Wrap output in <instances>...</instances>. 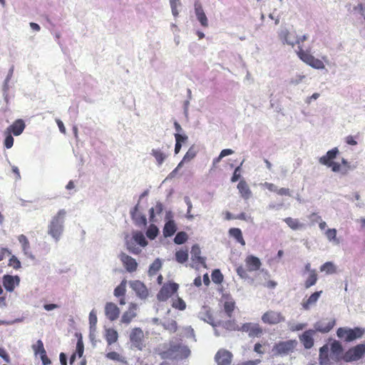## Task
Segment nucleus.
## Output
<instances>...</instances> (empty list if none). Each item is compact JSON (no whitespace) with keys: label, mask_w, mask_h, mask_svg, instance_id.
<instances>
[{"label":"nucleus","mask_w":365,"mask_h":365,"mask_svg":"<svg viewBox=\"0 0 365 365\" xmlns=\"http://www.w3.org/2000/svg\"><path fill=\"white\" fill-rule=\"evenodd\" d=\"M329 348L327 345H324L319 349V362L322 365H325L329 361Z\"/></svg>","instance_id":"72a5a7b5"},{"label":"nucleus","mask_w":365,"mask_h":365,"mask_svg":"<svg viewBox=\"0 0 365 365\" xmlns=\"http://www.w3.org/2000/svg\"><path fill=\"white\" fill-rule=\"evenodd\" d=\"M138 304L135 303H130L128 309L125 311L121 317V322L123 324H128L133 319L137 317Z\"/></svg>","instance_id":"ddd939ff"},{"label":"nucleus","mask_w":365,"mask_h":365,"mask_svg":"<svg viewBox=\"0 0 365 365\" xmlns=\"http://www.w3.org/2000/svg\"><path fill=\"white\" fill-rule=\"evenodd\" d=\"M278 36L284 44L294 46L295 37L286 28L281 29L278 32Z\"/></svg>","instance_id":"5701e85b"},{"label":"nucleus","mask_w":365,"mask_h":365,"mask_svg":"<svg viewBox=\"0 0 365 365\" xmlns=\"http://www.w3.org/2000/svg\"><path fill=\"white\" fill-rule=\"evenodd\" d=\"M163 328L170 333H175L178 330V324L175 320L169 319L162 324Z\"/></svg>","instance_id":"f704fd0d"},{"label":"nucleus","mask_w":365,"mask_h":365,"mask_svg":"<svg viewBox=\"0 0 365 365\" xmlns=\"http://www.w3.org/2000/svg\"><path fill=\"white\" fill-rule=\"evenodd\" d=\"M322 291L315 292L310 295L307 301L303 302V307L304 309H309L311 305L314 304L319 298Z\"/></svg>","instance_id":"bb28decb"},{"label":"nucleus","mask_w":365,"mask_h":365,"mask_svg":"<svg viewBox=\"0 0 365 365\" xmlns=\"http://www.w3.org/2000/svg\"><path fill=\"white\" fill-rule=\"evenodd\" d=\"M340 165H341V170L340 171H341L344 174L346 173L347 171L350 169V165H349V162L344 158L341 159V163Z\"/></svg>","instance_id":"052dcab7"},{"label":"nucleus","mask_w":365,"mask_h":365,"mask_svg":"<svg viewBox=\"0 0 365 365\" xmlns=\"http://www.w3.org/2000/svg\"><path fill=\"white\" fill-rule=\"evenodd\" d=\"M263 186L267 188L268 190H269L270 192H277V187L275 185H274L273 183H271V182H264Z\"/></svg>","instance_id":"0e129e2a"},{"label":"nucleus","mask_w":365,"mask_h":365,"mask_svg":"<svg viewBox=\"0 0 365 365\" xmlns=\"http://www.w3.org/2000/svg\"><path fill=\"white\" fill-rule=\"evenodd\" d=\"M162 267V263L160 259H156L154 262L150 264L148 270L149 275L153 276L157 274V272Z\"/></svg>","instance_id":"e433bc0d"},{"label":"nucleus","mask_w":365,"mask_h":365,"mask_svg":"<svg viewBox=\"0 0 365 365\" xmlns=\"http://www.w3.org/2000/svg\"><path fill=\"white\" fill-rule=\"evenodd\" d=\"M175 138L176 142H178V143L181 144L182 143H184L187 140V136L185 135H181L180 133H175Z\"/></svg>","instance_id":"69168bd1"},{"label":"nucleus","mask_w":365,"mask_h":365,"mask_svg":"<svg viewBox=\"0 0 365 365\" xmlns=\"http://www.w3.org/2000/svg\"><path fill=\"white\" fill-rule=\"evenodd\" d=\"M106 357L113 361L120 362L124 364H127L126 358L116 351H110L106 354Z\"/></svg>","instance_id":"c85d7f7f"},{"label":"nucleus","mask_w":365,"mask_h":365,"mask_svg":"<svg viewBox=\"0 0 365 365\" xmlns=\"http://www.w3.org/2000/svg\"><path fill=\"white\" fill-rule=\"evenodd\" d=\"M195 13L197 19L200 23V25L203 27L208 26V19L203 10L202 6L200 1L196 0L194 3Z\"/></svg>","instance_id":"2eb2a0df"},{"label":"nucleus","mask_w":365,"mask_h":365,"mask_svg":"<svg viewBox=\"0 0 365 365\" xmlns=\"http://www.w3.org/2000/svg\"><path fill=\"white\" fill-rule=\"evenodd\" d=\"M0 356L6 362L10 363L11 359L9 357V355L6 352V351L4 349L0 347Z\"/></svg>","instance_id":"680f3d73"},{"label":"nucleus","mask_w":365,"mask_h":365,"mask_svg":"<svg viewBox=\"0 0 365 365\" xmlns=\"http://www.w3.org/2000/svg\"><path fill=\"white\" fill-rule=\"evenodd\" d=\"M232 358V353L225 349L219 350L215 355V361L218 365H230Z\"/></svg>","instance_id":"a211bd4d"},{"label":"nucleus","mask_w":365,"mask_h":365,"mask_svg":"<svg viewBox=\"0 0 365 365\" xmlns=\"http://www.w3.org/2000/svg\"><path fill=\"white\" fill-rule=\"evenodd\" d=\"M235 308V302L233 300L226 301L224 304V309L228 317H231Z\"/></svg>","instance_id":"37998d69"},{"label":"nucleus","mask_w":365,"mask_h":365,"mask_svg":"<svg viewBox=\"0 0 365 365\" xmlns=\"http://www.w3.org/2000/svg\"><path fill=\"white\" fill-rule=\"evenodd\" d=\"M178 284L175 282H167L163 285L157 294V298L160 302L167 301L170 297L178 292Z\"/></svg>","instance_id":"6e6552de"},{"label":"nucleus","mask_w":365,"mask_h":365,"mask_svg":"<svg viewBox=\"0 0 365 365\" xmlns=\"http://www.w3.org/2000/svg\"><path fill=\"white\" fill-rule=\"evenodd\" d=\"M18 240L19 243L21 245L24 254L30 259H34L35 257L31 251L30 243L26 236L24 235H20L18 237Z\"/></svg>","instance_id":"aec40b11"},{"label":"nucleus","mask_w":365,"mask_h":365,"mask_svg":"<svg viewBox=\"0 0 365 365\" xmlns=\"http://www.w3.org/2000/svg\"><path fill=\"white\" fill-rule=\"evenodd\" d=\"M159 354L163 359H184L190 355V350L180 342L170 341L168 346Z\"/></svg>","instance_id":"f257e3e1"},{"label":"nucleus","mask_w":365,"mask_h":365,"mask_svg":"<svg viewBox=\"0 0 365 365\" xmlns=\"http://www.w3.org/2000/svg\"><path fill=\"white\" fill-rule=\"evenodd\" d=\"M331 351L334 354H341L343 351V347L341 343L338 341H334L331 344Z\"/></svg>","instance_id":"603ef678"},{"label":"nucleus","mask_w":365,"mask_h":365,"mask_svg":"<svg viewBox=\"0 0 365 365\" xmlns=\"http://www.w3.org/2000/svg\"><path fill=\"white\" fill-rule=\"evenodd\" d=\"M223 327L229 331H240V326L237 324L235 320H227L223 323Z\"/></svg>","instance_id":"ea45409f"},{"label":"nucleus","mask_w":365,"mask_h":365,"mask_svg":"<svg viewBox=\"0 0 365 365\" xmlns=\"http://www.w3.org/2000/svg\"><path fill=\"white\" fill-rule=\"evenodd\" d=\"M318 280V274L315 269H312L309 274L308 278L305 280L304 286L306 289L314 286Z\"/></svg>","instance_id":"473e14b6"},{"label":"nucleus","mask_w":365,"mask_h":365,"mask_svg":"<svg viewBox=\"0 0 365 365\" xmlns=\"http://www.w3.org/2000/svg\"><path fill=\"white\" fill-rule=\"evenodd\" d=\"M297 342L294 340H288L276 343L272 351L277 355H287L292 352L296 346Z\"/></svg>","instance_id":"1a4fd4ad"},{"label":"nucleus","mask_w":365,"mask_h":365,"mask_svg":"<svg viewBox=\"0 0 365 365\" xmlns=\"http://www.w3.org/2000/svg\"><path fill=\"white\" fill-rule=\"evenodd\" d=\"M284 221L293 230H297L304 227V224L300 222L299 220L292 217H286Z\"/></svg>","instance_id":"7c9ffc66"},{"label":"nucleus","mask_w":365,"mask_h":365,"mask_svg":"<svg viewBox=\"0 0 365 365\" xmlns=\"http://www.w3.org/2000/svg\"><path fill=\"white\" fill-rule=\"evenodd\" d=\"M261 319L264 324L272 325L284 322L285 318L280 312L268 310L262 315Z\"/></svg>","instance_id":"9b49d317"},{"label":"nucleus","mask_w":365,"mask_h":365,"mask_svg":"<svg viewBox=\"0 0 365 365\" xmlns=\"http://www.w3.org/2000/svg\"><path fill=\"white\" fill-rule=\"evenodd\" d=\"M84 351V345L81 335H80L76 343V354H78V357H81Z\"/></svg>","instance_id":"3c124183"},{"label":"nucleus","mask_w":365,"mask_h":365,"mask_svg":"<svg viewBox=\"0 0 365 365\" xmlns=\"http://www.w3.org/2000/svg\"><path fill=\"white\" fill-rule=\"evenodd\" d=\"M320 271L327 274H333L336 272V267L331 262H327L320 267Z\"/></svg>","instance_id":"79ce46f5"},{"label":"nucleus","mask_w":365,"mask_h":365,"mask_svg":"<svg viewBox=\"0 0 365 365\" xmlns=\"http://www.w3.org/2000/svg\"><path fill=\"white\" fill-rule=\"evenodd\" d=\"M254 351L262 355L264 354V350L263 349V346L260 343H256L254 346Z\"/></svg>","instance_id":"e2e57ef3"},{"label":"nucleus","mask_w":365,"mask_h":365,"mask_svg":"<svg viewBox=\"0 0 365 365\" xmlns=\"http://www.w3.org/2000/svg\"><path fill=\"white\" fill-rule=\"evenodd\" d=\"M308 39L307 35L299 37L294 42L298 45L297 54L298 57L305 63L316 69H323L325 66L322 61L316 58L310 53V50H304L301 43Z\"/></svg>","instance_id":"f03ea898"},{"label":"nucleus","mask_w":365,"mask_h":365,"mask_svg":"<svg viewBox=\"0 0 365 365\" xmlns=\"http://www.w3.org/2000/svg\"><path fill=\"white\" fill-rule=\"evenodd\" d=\"M237 187L239 190L240 196L243 199L248 200L252 197V192L250 188L249 185L245 180H241L237 184Z\"/></svg>","instance_id":"4be33fe9"},{"label":"nucleus","mask_w":365,"mask_h":365,"mask_svg":"<svg viewBox=\"0 0 365 365\" xmlns=\"http://www.w3.org/2000/svg\"><path fill=\"white\" fill-rule=\"evenodd\" d=\"M159 230L156 225L151 224L146 231V236L150 239L154 240L158 235Z\"/></svg>","instance_id":"a19ab883"},{"label":"nucleus","mask_w":365,"mask_h":365,"mask_svg":"<svg viewBox=\"0 0 365 365\" xmlns=\"http://www.w3.org/2000/svg\"><path fill=\"white\" fill-rule=\"evenodd\" d=\"M259 363H260V360L256 359V360H250L247 361H244L242 363H239L237 365H257Z\"/></svg>","instance_id":"774afa93"},{"label":"nucleus","mask_w":365,"mask_h":365,"mask_svg":"<svg viewBox=\"0 0 365 365\" xmlns=\"http://www.w3.org/2000/svg\"><path fill=\"white\" fill-rule=\"evenodd\" d=\"M105 314L110 321L116 320L120 315V309L113 302H107L105 306Z\"/></svg>","instance_id":"f3484780"},{"label":"nucleus","mask_w":365,"mask_h":365,"mask_svg":"<svg viewBox=\"0 0 365 365\" xmlns=\"http://www.w3.org/2000/svg\"><path fill=\"white\" fill-rule=\"evenodd\" d=\"M188 251L186 250H178L175 252V259L178 262L183 264L188 259Z\"/></svg>","instance_id":"c9c22d12"},{"label":"nucleus","mask_w":365,"mask_h":365,"mask_svg":"<svg viewBox=\"0 0 365 365\" xmlns=\"http://www.w3.org/2000/svg\"><path fill=\"white\" fill-rule=\"evenodd\" d=\"M4 144L7 149H9L13 146L14 138L9 133H8V135L6 136Z\"/></svg>","instance_id":"13d9d810"},{"label":"nucleus","mask_w":365,"mask_h":365,"mask_svg":"<svg viewBox=\"0 0 365 365\" xmlns=\"http://www.w3.org/2000/svg\"><path fill=\"white\" fill-rule=\"evenodd\" d=\"M170 4L172 10V14L174 16L178 15V6L180 4V0H170Z\"/></svg>","instance_id":"6e6d98bb"},{"label":"nucleus","mask_w":365,"mask_h":365,"mask_svg":"<svg viewBox=\"0 0 365 365\" xmlns=\"http://www.w3.org/2000/svg\"><path fill=\"white\" fill-rule=\"evenodd\" d=\"M177 230L176 224L174 220H170L165 222L163 227V235L165 237L173 236Z\"/></svg>","instance_id":"393cba45"},{"label":"nucleus","mask_w":365,"mask_h":365,"mask_svg":"<svg viewBox=\"0 0 365 365\" xmlns=\"http://www.w3.org/2000/svg\"><path fill=\"white\" fill-rule=\"evenodd\" d=\"M66 215V212L65 210H60L57 214L52 217L48 225V234L56 241L60 240L63 232V222Z\"/></svg>","instance_id":"7ed1b4c3"},{"label":"nucleus","mask_w":365,"mask_h":365,"mask_svg":"<svg viewBox=\"0 0 365 365\" xmlns=\"http://www.w3.org/2000/svg\"><path fill=\"white\" fill-rule=\"evenodd\" d=\"M134 240L142 247H145L148 245V242L145 240V236L140 232H138L133 235Z\"/></svg>","instance_id":"de8ad7c7"},{"label":"nucleus","mask_w":365,"mask_h":365,"mask_svg":"<svg viewBox=\"0 0 365 365\" xmlns=\"http://www.w3.org/2000/svg\"><path fill=\"white\" fill-rule=\"evenodd\" d=\"M245 263L246 268L243 267L242 266H239L236 269L237 274L241 278H247L248 277L247 272H252L257 271L259 269L262 265L260 259L253 255L247 256L245 259Z\"/></svg>","instance_id":"20e7f679"},{"label":"nucleus","mask_w":365,"mask_h":365,"mask_svg":"<svg viewBox=\"0 0 365 365\" xmlns=\"http://www.w3.org/2000/svg\"><path fill=\"white\" fill-rule=\"evenodd\" d=\"M105 338L108 345H111L118 341V334L114 329L109 328L106 330Z\"/></svg>","instance_id":"a878e982"},{"label":"nucleus","mask_w":365,"mask_h":365,"mask_svg":"<svg viewBox=\"0 0 365 365\" xmlns=\"http://www.w3.org/2000/svg\"><path fill=\"white\" fill-rule=\"evenodd\" d=\"M212 280L215 284H221L223 281L224 277L220 269H215L212 274Z\"/></svg>","instance_id":"09e8293b"},{"label":"nucleus","mask_w":365,"mask_h":365,"mask_svg":"<svg viewBox=\"0 0 365 365\" xmlns=\"http://www.w3.org/2000/svg\"><path fill=\"white\" fill-rule=\"evenodd\" d=\"M132 218L135 220V224L139 226H145L147 225V219L145 215H140L136 216L134 212H131Z\"/></svg>","instance_id":"8fccbe9b"},{"label":"nucleus","mask_w":365,"mask_h":365,"mask_svg":"<svg viewBox=\"0 0 365 365\" xmlns=\"http://www.w3.org/2000/svg\"><path fill=\"white\" fill-rule=\"evenodd\" d=\"M8 264H9V266L12 267L15 269H19L21 267V262L14 255H12L10 257Z\"/></svg>","instance_id":"864d4df0"},{"label":"nucleus","mask_w":365,"mask_h":365,"mask_svg":"<svg viewBox=\"0 0 365 365\" xmlns=\"http://www.w3.org/2000/svg\"><path fill=\"white\" fill-rule=\"evenodd\" d=\"M339 154V150L337 148H334L327 152L326 155L322 156L319 159L320 164L326 165L328 168H331V170L334 173L340 172L341 165L339 163L334 162V160L336 158Z\"/></svg>","instance_id":"423d86ee"},{"label":"nucleus","mask_w":365,"mask_h":365,"mask_svg":"<svg viewBox=\"0 0 365 365\" xmlns=\"http://www.w3.org/2000/svg\"><path fill=\"white\" fill-rule=\"evenodd\" d=\"M195 156V154L194 152L191 151L190 150H189L186 153L185 155H184L183 158H182V160L179 163L178 166V167H180L181 166V165L182 164V163L184 162H188L190 160H191Z\"/></svg>","instance_id":"4d7b16f0"},{"label":"nucleus","mask_w":365,"mask_h":365,"mask_svg":"<svg viewBox=\"0 0 365 365\" xmlns=\"http://www.w3.org/2000/svg\"><path fill=\"white\" fill-rule=\"evenodd\" d=\"M126 292V280L123 279L114 289V295L117 297H124Z\"/></svg>","instance_id":"4c0bfd02"},{"label":"nucleus","mask_w":365,"mask_h":365,"mask_svg":"<svg viewBox=\"0 0 365 365\" xmlns=\"http://www.w3.org/2000/svg\"><path fill=\"white\" fill-rule=\"evenodd\" d=\"M365 333V329L361 327H354V329L348 327H340L336 331L338 338L350 342L357 339H360Z\"/></svg>","instance_id":"39448f33"},{"label":"nucleus","mask_w":365,"mask_h":365,"mask_svg":"<svg viewBox=\"0 0 365 365\" xmlns=\"http://www.w3.org/2000/svg\"><path fill=\"white\" fill-rule=\"evenodd\" d=\"M336 230L335 228L328 229L325 232V235L329 241L334 242L336 244H339V241L336 238Z\"/></svg>","instance_id":"a18cd8bd"},{"label":"nucleus","mask_w":365,"mask_h":365,"mask_svg":"<svg viewBox=\"0 0 365 365\" xmlns=\"http://www.w3.org/2000/svg\"><path fill=\"white\" fill-rule=\"evenodd\" d=\"M188 236L185 232H179L174 238V242L177 245H182L187 240Z\"/></svg>","instance_id":"49530a36"},{"label":"nucleus","mask_w":365,"mask_h":365,"mask_svg":"<svg viewBox=\"0 0 365 365\" xmlns=\"http://www.w3.org/2000/svg\"><path fill=\"white\" fill-rule=\"evenodd\" d=\"M229 235L234 237L242 245H245V241L242 237V231L240 228L232 227L229 230Z\"/></svg>","instance_id":"2f4dec72"},{"label":"nucleus","mask_w":365,"mask_h":365,"mask_svg":"<svg viewBox=\"0 0 365 365\" xmlns=\"http://www.w3.org/2000/svg\"><path fill=\"white\" fill-rule=\"evenodd\" d=\"M163 205L160 202H158L155 207H151L149 210V220L150 222H154L155 220V214L160 215L163 211Z\"/></svg>","instance_id":"c756f323"},{"label":"nucleus","mask_w":365,"mask_h":365,"mask_svg":"<svg viewBox=\"0 0 365 365\" xmlns=\"http://www.w3.org/2000/svg\"><path fill=\"white\" fill-rule=\"evenodd\" d=\"M118 257L128 272H133L137 270L138 263L134 258L124 252L120 253Z\"/></svg>","instance_id":"f8f14e48"},{"label":"nucleus","mask_w":365,"mask_h":365,"mask_svg":"<svg viewBox=\"0 0 365 365\" xmlns=\"http://www.w3.org/2000/svg\"><path fill=\"white\" fill-rule=\"evenodd\" d=\"M89 322L91 326H95L97 323V317L93 311L90 312Z\"/></svg>","instance_id":"338daca9"},{"label":"nucleus","mask_w":365,"mask_h":365,"mask_svg":"<svg viewBox=\"0 0 365 365\" xmlns=\"http://www.w3.org/2000/svg\"><path fill=\"white\" fill-rule=\"evenodd\" d=\"M130 342L132 348L138 351H142L145 346L144 333L141 328H133L129 336Z\"/></svg>","instance_id":"0eeeda50"},{"label":"nucleus","mask_w":365,"mask_h":365,"mask_svg":"<svg viewBox=\"0 0 365 365\" xmlns=\"http://www.w3.org/2000/svg\"><path fill=\"white\" fill-rule=\"evenodd\" d=\"M3 285L6 291L11 292L14 290L16 286H18L20 282L19 276H12L6 274L3 277Z\"/></svg>","instance_id":"4468645a"},{"label":"nucleus","mask_w":365,"mask_h":365,"mask_svg":"<svg viewBox=\"0 0 365 365\" xmlns=\"http://www.w3.org/2000/svg\"><path fill=\"white\" fill-rule=\"evenodd\" d=\"M172 307L176 309L183 311L186 309V304L182 298L178 297L173 301Z\"/></svg>","instance_id":"c03bdc74"},{"label":"nucleus","mask_w":365,"mask_h":365,"mask_svg":"<svg viewBox=\"0 0 365 365\" xmlns=\"http://www.w3.org/2000/svg\"><path fill=\"white\" fill-rule=\"evenodd\" d=\"M314 331L312 329L304 331L300 336V341L303 344L304 348L310 349L314 345L313 334Z\"/></svg>","instance_id":"b1692460"},{"label":"nucleus","mask_w":365,"mask_h":365,"mask_svg":"<svg viewBox=\"0 0 365 365\" xmlns=\"http://www.w3.org/2000/svg\"><path fill=\"white\" fill-rule=\"evenodd\" d=\"M335 324L334 319H325L317 322L314 328L317 331L327 333L334 327Z\"/></svg>","instance_id":"dca6fc26"},{"label":"nucleus","mask_w":365,"mask_h":365,"mask_svg":"<svg viewBox=\"0 0 365 365\" xmlns=\"http://www.w3.org/2000/svg\"><path fill=\"white\" fill-rule=\"evenodd\" d=\"M240 331L245 332L251 338L260 337L264 333L263 328L258 323L246 322L240 326Z\"/></svg>","instance_id":"9d476101"},{"label":"nucleus","mask_w":365,"mask_h":365,"mask_svg":"<svg viewBox=\"0 0 365 365\" xmlns=\"http://www.w3.org/2000/svg\"><path fill=\"white\" fill-rule=\"evenodd\" d=\"M130 287L141 299H145L148 296V290L145 285L140 281L136 280L130 283Z\"/></svg>","instance_id":"6ab92c4d"},{"label":"nucleus","mask_w":365,"mask_h":365,"mask_svg":"<svg viewBox=\"0 0 365 365\" xmlns=\"http://www.w3.org/2000/svg\"><path fill=\"white\" fill-rule=\"evenodd\" d=\"M151 154L155 158L159 165H162V163L166 158V155L164 153H163L160 150L153 149L151 151Z\"/></svg>","instance_id":"58836bf2"},{"label":"nucleus","mask_w":365,"mask_h":365,"mask_svg":"<svg viewBox=\"0 0 365 365\" xmlns=\"http://www.w3.org/2000/svg\"><path fill=\"white\" fill-rule=\"evenodd\" d=\"M33 351L36 355L40 354L42 351L45 350L43 343L41 340H38L35 344L32 346Z\"/></svg>","instance_id":"5fc2aeb1"},{"label":"nucleus","mask_w":365,"mask_h":365,"mask_svg":"<svg viewBox=\"0 0 365 365\" xmlns=\"http://www.w3.org/2000/svg\"><path fill=\"white\" fill-rule=\"evenodd\" d=\"M200 315L201 319H202L204 321L208 322L210 324H213L214 317L209 307H203L200 312Z\"/></svg>","instance_id":"cd10ccee"},{"label":"nucleus","mask_w":365,"mask_h":365,"mask_svg":"<svg viewBox=\"0 0 365 365\" xmlns=\"http://www.w3.org/2000/svg\"><path fill=\"white\" fill-rule=\"evenodd\" d=\"M25 128V123L23 120L18 119L15 120L8 128V133H13L14 135H21Z\"/></svg>","instance_id":"412c9836"},{"label":"nucleus","mask_w":365,"mask_h":365,"mask_svg":"<svg viewBox=\"0 0 365 365\" xmlns=\"http://www.w3.org/2000/svg\"><path fill=\"white\" fill-rule=\"evenodd\" d=\"M38 354L40 355L43 365H48L51 363L50 359L48 357L46 354V350L42 351Z\"/></svg>","instance_id":"bf43d9fd"}]
</instances>
